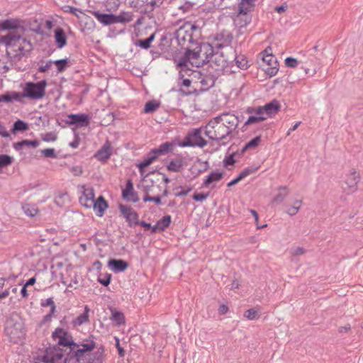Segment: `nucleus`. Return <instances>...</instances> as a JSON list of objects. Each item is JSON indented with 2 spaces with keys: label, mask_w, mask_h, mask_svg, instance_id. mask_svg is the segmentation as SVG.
Masks as SVG:
<instances>
[{
  "label": "nucleus",
  "mask_w": 363,
  "mask_h": 363,
  "mask_svg": "<svg viewBox=\"0 0 363 363\" xmlns=\"http://www.w3.org/2000/svg\"><path fill=\"white\" fill-rule=\"evenodd\" d=\"M0 44L6 47L8 55L13 52V56L18 60L33 49L31 43L16 31H9L6 35H1Z\"/></svg>",
  "instance_id": "f257e3e1"
},
{
  "label": "nucleus",
  "mask_w": 363,
  "mask_h": 363,
  "mask_svg": "<svg viewBox=\"0 0 363 363\" xmlns=\"http://www.w3.org/2000/svg\"><path fill=\"white\" fill-rule=\"evenodd\" d=\"M205 135L210 140L222 142L223 145L227 144L232 140L228 129L223 123H220L216 116L211 119L205 126Z\"/></svg>",
  "instance_id": "f03ea898"
},
{
  "label": "nucleus",
  "mask_w": 363,
  "mask_h": 363,
  "mask_svg": "<svg viewBox=\"0 0 363 363\" xmlns=\"http://www.w3.org/2000/svg\"><path fill=\"white\" fill-rule=\"evenodd\" d=\"M186 52L189 57L191 66L196 67L210 62L213 57V47L209 43H203L194 50L186 48Z\"/></svg>",
  "instance_id": "7ed1b4c3"
},
{
  "label": "nucleus",
  "mask_w": 363,
  "mask_h": 363,
  "mask_svg": "<svg viewBox=\"0 0 363 363\" xmlns=\"http://www.w3.org/2000/svg\"><path fill=\"white\" fill-rule=\"evenodd\" d=\"M175 144L172 142L162 143L158 147L152 149L144 157V160L136 164L139 172L143 174L146 167L155 162L160 156L165 155L173 151Z\"/></svg>",
  "instance_id": "20e7f679"
},
{
  "label": "nucleus",
  "mask_w": 363,
  "mask_h": 363,
  "mask_svg": "<svg viewBox=\"0 0 363 363\" xmlns=\"http://www.w3.org/2000/svg\"><path fill=\"white\" fill-rule=\"evenodd\" d=\"M200 34V28L198 26L186 23L176 31L175 37L178 43L183 47L186 43H194L195 41L194 36H198Z\"/></svg>",
  "instance_id": "39448f33"
},
{
  "label": "nucleus",
  "mask_w": 363,
  "mask_h": 363,
  "mask_svg": "<svg viewBox=\"0 0 363 363\" xmlns=\"http://www.w3.org/2000/svg\"><path fill=\"white\" fill-rule=\"evenodd\" d=\"M48 82L45 79L37 82H28L23 88V95L31 100H38L45 96Z\"/></svg>",
  "instance_id": "423d86ee"
},
{
  "label": "nucleus",
  "mask_w": 363,
  "mask_h": 363,
  "mask_svg": "<svg viewBox=\"0 0 363 363\" xmlns=\"http://www.w3.org/2000/svg\"><path fill=\"white\" fill-rule=\"evenodd\" d=\"M206 144L207 141L201 136V128H196L187 133L184 140L179 143V146L203 147Z\"/></svg>",
  "instance_id": "0eeeda50"
},
{
  "label": "nucleus",
  "mask_w": 363,
  "mask_h": 363,
  "mask_svg": "<svg viewBox=\"0 0 363 363\" xmlns=\"http://www.w3.org/2000/svg\"><path fill=\"white\" fill-rule=\"evenodd\" d=\"M5 333L10 342L18 344L23 339L26 333L21 322L9 323L5 328Z\"/></svg>",
  "instance_id": "6e6552de"
},
{
  "label": "nucleus",
  "mask_w": 363,
  "mask_h": 363,
  "mask_svg": "<svg viewBox=\"0 0 363 363\" xmlns=\"http://www.w3.org/2000/svg\"><path fill=\"white\" fill-rule=\"evenodd\" d=\"M54 340L58 339V345L63 347H69L71 350H74L75 347L79 346L72 340V337L68 333L67 331L61 328H57L52 334Z\"/></svg>",
  "instance_id": "1a4fd4ad"
},
{
  "label": "nucleus",
  "mask_w": 363,
  "mask_h": 363,
  "mask_svg": "<svg viewBox=\"0 0 363 363\" xmlns=\"http://www.w3.org/2000/svg\"><path fill=\"white\" fill-rule=\"evenodd\" d=\"M91 117L85 113H70L67 116L64 122L68 125L76 128H85L90 123Z\"/></svg>",
  "instance_id": "9d476101"
},
{
  "label": "nucleus",
  "mask_w": 363,
  "mask_h": 363,
  "mask_svg": "<svg viewBox=\"0 0 363 363\" xmlns=\"http://www.w3.org/2000/svg\"><path fill=\"white\" fill-rule=\"evenodd\" d=\"M173 60L176 64L177 69H179V78L184 77L185 74L191 75L192 72H194V70L189 67L191 65L189 57L188 56V54L186 51L181 57H174Z\"/></svg>",
  "instance_id": "9b49d317"
},
{
  "label": "nucleus",
  "mask_w": 363,
  "mask_h": 363,
  "mask_svg": "<svg viewBox=\"0 0 363 363\" xmlns=\"http://www.w3.org/2000/svg\"><path fill=\"white\" fill-rule=\"evenodd\" d=\"M267 52V49L264 51L262 60L267 66V67L264 69L266 74L272 77L277 74L279 70V63L276 57Z\"/></svg>",
  "instance_id": "f8f14e48"
},
{
  "label": "nucleus",
  "mask_w": 363,
  "mask_h": 363,
  "mask_svg": "<svg viewBox=\"0 0 363 363\" xmlns=\"http://www.w3.org/2000/svg\"><path fill=\"white\" fill-rule=\"evenodd\" d=\"M213 45H211L214 49H220L230 45L233 40L232 34L227 31L223 30L214 35Z\"/></svg>",
  "instance_id": "ddd939ff"
},
{
  "label": "nucleus",
  "mask_w": 363,
  "mask_h": 363,
  "mask_svg": "<svg viewBox=\"0 0 363 363\" xmlns=\"http://www.w3.org/2000/svg\"><path fill=\"white\" fill-rule=\"evenodd\" d=\"M119 210L130 227L138 225L139 216L135 211L123 204L119 205Z\"/></svg>",
  "instance_id": "4468645a"
},
{
  "label": "nucleus",
  "mask_w": 363,
  "mask_h": 363,
  "mask_svg": "<svg viewBox=\"0 0 363 363\" xmlns=\"http://www.w3.org/2000/svg\"><path fill=\"white\" fill-rule=\"evenodd\" d=\"M191 74H194V77L200 80V89L203 91L208 90L215 84V78L211 75L204 74L198 71L192 72Z\"/></svg>",
  "instance_id": "2eb2a0df"
},
{
  "label": "nucleus",
  "mask_w": 363,
  "mask_h": 363,
  "mask_svg": "<svg viewBox=\"0 0 363 363\" xmlns=\"http://www.w3.org/2000/svg\"><path fill=\"white\" fill-rule=\"evenodd\" d=\"M122 197L126 201L136 203L139 201L138 193L135 191L131 180H128L125 188L122 190Z\"/></svg>",
  "instance_id": "dca6fc26"
},
{
  "label": "nucleus",
  "mask_w": 363,
  "mask_h": 363,
  "mask_svg": "<svg viewBox=\"0 0 363 363\" xmlns=\"http://www.w3.org/2000/svg\"><path fill=\"white\" fill-rule=\"evenodd\" d=\"M93 16L99 23L104 26H109L116 23V15L115 14L104 13H101L99 11H96L93 12Z\"/></svg>",
  "instance_id": "f3484780"
},
{
  "label": "nucleus",
  "mask_w": 363,
  "mask_h": 363,
  "mask_svg": "<svg viewBox=\"0 0 363 363\" xmlns=\"http://www.w3.org/2000/svg\"><path fill=\"white\" fill-rule=\"evenodd\" d=\"M94 200V193L92 188L84 189L82 195L79 199L80 204L86 208H91Z\"/></svg>",
  "instance_id": "a211bd4d"
},
{
  "label": "nucleus",
  "mask_w": 363,
  "mask_h": 363,
  "mask_svg": "<svg viewBox=\"0 0 363 363\" xmlns=\"http://www.w3.org/2000/svg\"><path fill=\"white\" fill-rule=\"evenodd\" d=\"M112 154V148L111 144L107 141L103 146L95 153L94 157L100 162H106Z\"/></svg>",
  "instance_id": "6ab92c4d"
},
{
  "label": "nucleus",
  "mask_w": 363,
  "mask_h": 363,
  "mask_svg": "<svg viewBox=\"0 0 363 363\" xmlns=\"http://www.w3.org/2000/svg\"><path fill=\"white\" fill-rule=\"evenodd\" d=\"M96 214L99 217L104 216L105 211L108 208V204L104 196H100L96 200L93 202L91 206Z\"/></svg>",
  "instance_id": "aec40b11"
},
{
  "label": "nucleus",
  "mask_w": 363,
  "mask_h": 363,
  "mask_svg": "<svg viewBox=\"0 0 363 363\" xmlns=\"http://www.w3.org/2000/svg\"><path fill=\"white\" fill-rule=\"evenodd\" d=\"M252 21V15L247 13L238 11L234 18V24L240 28H245Z\"/></svg>",
  "instance_id": "412c9836"
},
{
  "label": "nucleus",
  "mask_w": 363,
  "mask_h": 363,
  "mask_svg": "<svg viewBox=\"0 0 363 363\" xmlns=\"http://www.w3.org/2000/svg\"><path fill=\"white\" fill-rule=\"evenodd\" d=\"M40 145V142L38 140H22L19 142L14 143L13 144V149L17 152H21L23 148H33L38 147Z\"/></svg>",
  "instance_id": "4be33fe9"
},
{
  "label": "nucleus",
  "mask_w": 363,
  "mask_h": 363,
  "mask_svg": "<svg viewBox=\"0 0 363 363\" xmlns=\"http://www.w3.org/2000/svg\"><path fill=\"white\" fill-rule=\"evenodd\" d=\"M20 21L17 18H9L0 21V31L15 30L20 28Z\"/></svg>",
  "instance_id": "5701e85b"
},
{
  "label": "nucleus",
  "mask_w": 363,
  "mask_h": 363,
  "mask_svg": "<svg viewBox=\"0 0 363 363\" xmlns=\"http://www.w3.org/2000/svg\"><path fill=\"white\" fill-rule=\"evenodd\" d=\"M108 267L115 273L124 272L128 267V264L123 259H111L108 262Z\"/></svg>",
  "instance_id": "b1692460"
},
{
  "label": "nucleus",
  "mask_w": 363,
  "mask_h": 363,
  "mask_svg": "<svg viewBox=\"0 0 363 363\" xmlns=\"http://www.w3.org/2000/svg\"><path fill=\"white\" fill-rule=\"evenodd\" d=\"M184 164L185 162L184 158L179 156L175 159L172 160L166 167L167 170L169 172H179L183 169Z\"/></svg>",
  "instance_id": "393cba45"
},
{
  "label": "nucleus",
  "mask_w": 363,
  "mask_h": 363,
  "mask_svg": "<svg viewBox=\"0 0 363 363\" xmlns=\"http://www.w3.org/2000/svg\"><path fill=\"white\" fill-rule=\"evenodd\" d=\"M54 33V38L57 47L59 49H62L67 45V38L65 32L62 28L57 27L55 30Z\"/></svg>",
  "instance_id": "a878e982"
},
{
  "label": "nucleus",
  "mask_w": 363,
  "mask_h": 363,
  "mask_svg": "<svg viewBox=\"0 0 363 363\" xmlns=\"http://www.w3.org/2000/svg\"><path fill=\"white\" fill-rule=\"evenodd\" d=\"M262 106L265 115L269 116H272L277 114L281 108L279 102L276 99L272 100Z\"/></svg>",
  "instance_id": "bb28decb"
},
{
  "label": "nucleus",
  "mask_w": 363,
  "mask_h": 363,
  "mask_svg": "<svg viewBox=\"0 0 363 363\" xmlns=\"http://www.w3.org/2000/svg\"><path fill=\"white\" fill-rule=\"evenodd\" d=\"M63 357L62 351L60 349L55 350L50 353H48L43 357L45 363H58Z\"/></svg>",
  "instance_id": "cd10ccee"
},
{
  "label": "nucleus",
  "mask_w": 363,
  "mask_h": 363,
  "mask_svg": "<svg viewBox=\"0 0 363 363\" xmlns=\"http://www.w3.org/2000/svg\"><path fill=\"white\" fill-rule=\"evenodd\" d=\"M256 1L257 0H241L238 4V11L250 14L255 9Z\"/></svg>",
  "instance_id": "c85d7f7f"
},
{
  "label": "nucleus",
  "mask_w": 363,
  "mask_h": 363,
  "mask_svg": "<svg viewBox=\"0 0 363 363\" xmlns=\"http://www.w3.org/2000/svg\"><path fill=\"white\" fill-rule=\"evenodd\" d=\"M82 348L77 349L74 352V357L77 359L82 358L84 357L85 352H90V351L93 350L96 347V342L94 341L91 340L88 343L82 344Z\"/></svg>",
  "instance_id": "c756f323"
},
{
  "label": "nucleus",
  "mask_w": 363,
  "mask_h": 363,
  "mask_svg": "<svg viewBox=\"0 0 363 363\" xmlns=\"http://www.w3.org/2000/svg\"><path fill=\"white\" fill-rule=\"evenodd\" d=\"M223 172H212L206 177V179L203 182L202 186L208 187L213 182H219L223 179Z\"/></svg>",
  "instance_id": "7c9ffc66"
},
{
  "label": "nucleus",
  "mask_w": 363,
  "mask_h": 363,
  "mask_svg": "<svg viewBox=\"0 0 363 363\" xmlns=\"http://www.w3.org/2000/svg\"><path fill=\"white\" fill-rule=\"evenodd\" d=\"M359 182V176L355 170L351 172L350 177L347 179L346 184L348 186V189L351 192L354 191L357 189V185Z\"/></svg>",
  "instance_id": "2f4dec72"
},
{
  "label": "nucleus",
  "mask_w": 363,
  "mask_h": 363,
  "mask_svg": "<svg viewBox=\"0 0 363 363\" xmlns=\"http://www.w3.org/2000/svg\"><path fill=\"white\" fill-rule=\"evenodd\" d=\"M233 52L235 54L234 61L237 67L241 69H247L249 64L246 57L243 55H237L235 50H234Z\"/></svg>",
  "instance_id": "473e14b6"
},
{
  "label": "nucleus",
  "mask_w": 363,
  "mask_h": 363,
  "mask_svg": "<svg viewBox=\"0 0 363 363\" xmlns=\"http://www.w3.org/2000/svg\"><path fill=\"white\" fill-rule=\"evenodd\" d=\"M261 142V136L258 135L249 142H247L244 147L240 150V156H242L243 154L250 149H255L260 143Z\"/></svg>",
  "instance_id": "72a5a7b5"
},
{
  "label": "nucleus",
  "mask_w": 363,
  "mask_h": 363,
  "mask_svg": "<svg viewBox=\"0 0 363 363\" xmlns=\"http://www.w3.org/2000/svg\"><path fill=\"white\" fill-rule=\"evenodd\" d=\"M217 119L219 120H225L228 122H231V126L238 127L239 123L238 118L234 114H231L230 113H223L219 116H216Z\"/></svg>",
  "instance_id": "f704fd0d"
},
{
  "label": "nucleus",
  "mask_w": 363,
  "mask_h": 363,
  "mask_svg": "<svg viewBox=\"0 0 363 363\" xmlns=\"http://www.w3.org/2000/svg\"><path fill=\"white\" fill-rule=\"evenodd\" d=\"M111 320L115 322L116 325L119 326L125 323V315L122 312L116 311L115 308H111Z\"/></svg>",
  "instance_id": "c9c22d12"
},
{
  "label": "nucleus",
  "mask_w": 363,
  "mask_h": 363,
  "mask_svg": "<svg viewBox=\"0 0 363 363\" xmlns=\"http://www.w3.org/2000/svg\"><path fill=\"white\" fill-rule=\"evenodd\" d=\"M28 124L25 121L18 119L13 123L11 132L13 134L17 132H24L28 130Z\"/></svg>",
  "instance_id": "e433bc0d"
},
{
  "label": "nucleus",
  "mask_w": 363,
  "mask_h": 363,
  "mask_svg": "<svg viewBox=\"0 0 363 363\" xmlns=\"http://www.w3.org/2000/svg\"><path fill=\"white\" fill-rule=\"evenodd\" d=\"M133 19V14L128 11H121L119 15H116V23H127L132 21Z\"/></svg>",
  "instance_id": "4c0bfd02"
},
{
  "label": "nucleus",
  "mask_w": 363,
  "mask_h": 363,
  "mask_svg": "<svg viewBox=\"0 0 363 363\" xmlns=\"http://www.w3.org/2000/svg\"><path fill=\"white\" fill-rule=\"evenodd\" d=\"M213 50L215 49L213 48ZM210 62H213L223 68L226 65L228 60L224 58L223 55H218V53L215 52V50H213V57H212V60H211Z\"/></svg>",
  "instance_id": "58836bf2"
},
{
  "label": "nucleus",
  "mask_w": 363,
  "mask_h": 363,
  "mask_svg": "<svg viewBox=\"0 0 363 363\" xmlns=\"http://www.w3.org/2000/svg\"><path fill=\"white\" fill-rule=\"evenodd\" d=\"M181 79H182V82L180 83L181 88L179 89V92L181 93V94L184 96H188L194 92V91L186 90L184 89L189 88L191 86V81L189 79H184V77Z\"/></svg>",
  "instance_id": "ea45409f"
},
{
  "label": "nucleus",
  "mask_w": 363,
  "mask_h": 363,
  "mask_svg": "<svg viewBox=\"0 0 363 363\" xmlns=\"http://www.w3.org/2000/svg\"><path fill=\"white\" fill-rule=\"evenodd\" d=\"M278 189L279 192L274 198V201L277 203L282 202L289 194V189L286 186H280Z\"/></svg>",
  "instance_id": "a19ab883"
},
{
  "label": "nucleus",
  "mask_w": 363,
  "mask_h": 363,
  "mask_svg": "<svg viewBox=\"0 0 363 363\" xmlns=\"http://www.w3.org/2000/svg\"><path fill=\"white\" fill-rule=\"evenodd\" d=\"M160 106V102H157L155 100H152L147 101L144 107V113H151L155 112Z\"/></svg>",
  "instance_id": "79ce46f5"
},
{
  "label": "nucleus",
  "mask_w": 363,
  "mask_h": 363,
  "mask_svg": "<svg viewBox=\"0 0 363 363\" xmlns=\"http://www.w3.org/2000/svg\"><path fill=\"white\" fill-rule=\"evenodd\" d=\"M52 64L55 65L58 72H63L67 67L69 66V62L67 58L52 61Z\"/></svg>",
  "instance_id": "37998d69"
},
{
  "label": "nucleus",
  "mask_w": 363,
  "mask_h": 363,
  "mask_svg": "<svg viewBox=\"0 0 363 363\" xmlns=\"http://www.w3.org/2000/svg\"><path fill=\"white\" fill-rule=\"evenodd\" d=\"M163 3L162 0H151L147 3L145 7L144 12L150 13L155 10V8L160 7Z\"/></svg>",
  "instance_id": "c03bdc74"
},
{
  "label": "nucleus",
  "mask_w": 363,
  "mask_h": 363,
  "mask_svg": "<svg viewBox=\"0 0 363 363\" xmlns=\"http://www.w3.org/2000/svg\"><path fill=\"white\" fill-rule=\"evenodd\" d=\"M13 162V157L6 154L0 155V169L11 165Z\"/></svg>",
  "instance_id": "a18cd8bd"
},
{
  "label": "nucleus",
  "mask_w": 363,
  "mask_h": 363,
  "mask_svg": "<svg viewBox=\"0 0 363 363\" xmlns=\"http://www.w3.org/2000/svg\"><path fill=\"white\" fill-rule=\"evenodd\" d=\"M172 217L169 215H166L160 219L157 223H158L160 231H164L167 228H168L171 223Z\"/></svg>",
  "instance_id": "49530a36"
},
{
  "label": "nucleus",
  "mask_w": 363,
  "mask_h": 363,
  "mask_svg": "<svg viewBox=\"0 0 363 363\" xmlns=\"http://www.w3.org/2000/svg\"><path fill=\"white\" fill-rule=\"evenodd\" d=\"M244 317L248 320H257L259 318V310L255 308L248 309L244 313Z\"/></svg>",
  "instance_id": "de8ad7c7"
},
{
  "label": "nucleus",
  "mask_w": 363,
  "mask_h": 363,
  "mask_svg": "<svg viewBox=\"0 0 363 363\" xmlns=\"http://www.w3.org/2000/svg\"><path fill=\"white\" fill-rule=\"evenodd\" d=\"M267 119L265 116H250L247 120L245 122L244 126H247L251 124L259 123L262 122Z\"/></svg>",
  "instance_id": "09e8293b"
},
{
  "label": "nucleus",
  "mask_w": 363,
  "mask_h": 363,
  "mask_svg": "<svg viewBox=\"0 0 363 363\" xmlns=\"http://www.w3.org/2000/svg\"><path fill=\"white\" fill-rule=\"evenodd\" d=\"M89 311L90 310H89V307L87 306H86L84 308V313L77 317V323L79 325H82L89 321Z\"/></svg>",
  "instance_id": "8fccbe9b"
},
{
  "label": "nucleus",
  "mask_w": 363,
  "mask_h": 363,
  "mask_svg": "<svg viewBox=\"0 0 363 363\" xmlns=\"http://www.w3.org/2000/svg\"><path fill=\"white\" fill-rule=\"evenodd\" d=\"M111 274L106 273L101 274L98 278V281L104 286H108L111 281Z\"/></svg>",
  "instance_id": "3c124183"
},
{
  "label": "nucleus",
  "mask_w": 363,
  "mask_h": 363,
  "mask_svg": "<svg viewBox=\"0 0 363 363\" xmlns=\"http://www.w3.org/2000/svg\"><path fill=\"white\" fill-rule=\"evenodd\" d=\"M240 151H237L235 152H233L232 154H230L228 157H227L225 160H224V165L225 167H228L229 165H233L235 162V156H238V157H241L240 155Z\"/></svg>",
  "instance_id": "603ef678"
},
{
  "label": "nucleus",
  "mask_w": 363,
  "mask_h": 363,
  "mask_svg": "<svg viewBox=\"0 0 363 363\" xmlns=\"http://www.w3.org/2000/svg\"><path fill=\"white\" fill-rule=\"evenodd\" d=\"M259 168V166H257V167H247L245 168L240 173V175L241 176V177L243 179L246 177H247V176H249V175L256 172L258 170Z\"/></svg>",
  "instance_id": "864d4df0"
},
{
  "label": "nucleus",
  "mask_w": 363,
  "mask_h": 363,
  "mask_svg": "<svg viewBox=\"0 0 363 363\" xmlns=\"http://www.w3.org/2000/svg\"><path fill=\"white\" fill-rule=\"evenodd\" d=\"M143 201L144 202L153 201L157 205H160L162 203V200H161L160 196H151L147 193L144 196Z\"/></svg>",
  "instance_id": "5fc2aeb1"
},
{
  "label": "nucleus",
  "mask_w": 363,
  "mask_h": 363,
  "mask_svg": "<svg viewBox=\"0 0 363 363\" xmlns=\"http://www.w3.org/2000/svg\"><path fill=\"white\" fill-rule=\"evenodd\" d=\"M285 65L288 67L294 68L298 65V61L292 57H288L285 59Z\"/></svg>",
  "instance_id": "6e6d98bb"
},
{
  "label": "nucleus",
  "mask_w": 363,
  "mask_h": 363,
  "mask_svg": "<svg viewBox=\"0 0 363 363\" xmlns=\"http://www.w3.org/2000/svg\"><path fill=\"white\" fill-rule=\"evenodd\" d=\"M42 154L48 158H56L57 155L53 148H47L41 150Z\"/></svg>",
  "instance_id": "4d7b16f0"
},
{
  "label": "nucleus",
  "mask_w": 363,
  "mask_h": 363,
  "mask_svg": "<svg viewBox=\"0 0 363 363\" xmlns=\"http://www.w3.org/2000/svg\"><path fill=\"white\" fill-rule=\"evenodd\" d=\"M11 102L13 101H21L22 98H26L25 96L23 95V91L17 92V91H9Z\"/></svg>",
  "instance_id": "13d9d810"
},
{
  "label": "nucleus",
  "mask_w": 363,
  "mask_h": 363,
  "mask_svg": "<svg viewBox=\"0 0 363 363\" xmlns=\"http://www.w3.org/2000/svg\"><path fill=\"white\" fill-rule=\"evenodd\" d=\"M42 139L45 142H54L57 140V135L52 132H49L43 135Z\"/></svg>",
  "instance_id": "bf43d9fd"
},
{
  "label": "nucleus",
  "mask_w": 363,
  "mask_h": 363,
  "mask_svg": "<svg viewBox=\"0 0 363 363\" xmlns=\"http://www.w3.org/2000/svg\"><path fill=\"white\" fill-rule=\"evenodd\" d=\"M209 195V192L208 193H196L193 195L192 198L196 201H201L206 200Z\"/></svg>",
  "instance_id": "052dcab7"
},
{
  "label": "nucleus",
  "mask_w": 363,
  "mask_h": 363,
  "mask_svg": "<svg viewBox=\"0 0 363 363\" xmlns=\"http://www.w3.org/2000/svg\"><path fill=\"white\" fill-rule=\"evenodd\" d=\"M135 45L145 50L150 48L151 46V44L149 43V40L147 41L146 39L138 40L135 43Z\"/></svg>",
  "instance_id": "680f3d73"
},
{
  "label": "nucleus",
  "mask_w": 363,
  "mask_h": 363,
  "mask_svg": "<svg viewBox=\"0 0 363 363\" xmlns=\"http://www.w3.org/2000/svg\"><path fill=\"white\" fill-rule=\"evenodd\" d=\"M23 208L25 213L30 217H33L38 212L37 209L34 208H30L29 205L24 206Z\"/></svg>",
  "instance_id": "e2e57ef3"
},
{
  "label": "nucleus",
  "mask_w": 363,
  "mask_h": 363,
  "mask_svg": "<svg viewBox=\"0 0 363 363\" xmlns=\"http://www.w3.org/2000/svg\"><path fill=\"white\" fill-rule=\"evenodd\" d=\"M74 176H81L83 174V168L82 166H73L69 169Z\"/></svg>",
  "instance_id": "0e129e2a"
},
{
  "label": "nucleus",
  "mask_w": 363,
  "mask_h": 363,
  "mask_svg": "<svg viewBox=\"0 0 363 363\" xmlns=\"http://www.w3.org/2000/svg\"><path fill=\"white\" fill-rule=\"evenodd\" d=\"M299 206H287V209L286 210V213L291 216H295L299 211Z\"/></svg>",
  "instance_id": "69168bd1"
},
{
  "label": "nucleus",
  "mask_w": 363,
  "mask_h": 363,
  "mask_svg": "<svg viewBox=\"0 0 363 363\" xmlns=\"http://www.w3.org/2000/svg\"><path fill=\"white\" fill-rule=\"evenodd\" d=\"M52 65V61L49 60L47 62V63L45 65L40 66L38 68V72H40V73H45L51 67Z\"/></svg>",
  "instance_id": "338daca9"
},
{
  "label": "nucleus",
  "mask_w": 363,
  "mask_h": 363,
  "mask_svg": "<svg viewBox=\"0 0 363 363\" xmlns=\"http://www.w3.org/2000/svg\"><path fill=\"white\" fill-rule=\"evenodd\" d=\"M40 305L42 307H48L55 305L52 298H48L46 300H42Z\"/></svg>",
  "instance_id": "774afa93"
}]
</instances>
